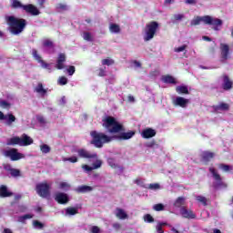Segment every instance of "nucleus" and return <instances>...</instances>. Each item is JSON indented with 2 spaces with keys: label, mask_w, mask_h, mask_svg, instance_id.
Returning a JSON list of instances; mask_svg holds the SVG:
<instances>
[{
  "label": "nucleus",
  "mask_w": 233,
  "mask_h": 233,
  "mask_svg": "<svg viewBox=\"0 0 233 233\" xmlns=\"http://www.w3.org/2000/svg\"><path fill=\"white\" fill-rule=\"evenodd\" d=\"M104 128H106L109 134H118L115 137H110L105 133L97 132L93 130L90 132V136L92 137L91 145H94L96 148H103L104 145L106 143H110L116 139H119L120 141H127L128 139H132L134 136H136V131L129 130L126 132L125 126L123 124L117 122L114 116H106L103 119Z\"/></svg>",
  "instance_id": "f257e3e1"
},
{
  "label": "nucleus",
  "mask_w": 233,
  "mask_h": 233,
  "mask_svg": "<svg viewBox=\"0 0 233 233\" xmlns=\"http://www.w3.org/2000/svg\"><path fill=\"white\" fill-rule=\"evenodd\" d=\"M7 25H9V32L13 35H19L26 28V20L10 15L7 17Z\"/></svg>",
  "instance_id": "f03ea898"
},
{
  "label": "nucleus",
  "mask_w": 233,
  "mask_h": 233,
  "mask_svg": "<svg viewBox=\"0 0 233 233\" xmlns=\"http://www.w3.org/2000/svg\"><path fill=\"white\" fill-rule=\"evenodd\" d=\"M201 23L214 26V30H218V26H221L223 25V20L214 18L210 15L197 16L191 20V26H198V25H201Z\"/></svg>",
  "instance_id": "7ed1b4c3"
},
{
  "label": "nucleus",
  "mask_w": 233,
  "mask_h": 233,
  "mask_svg": "<svg viewBox=\"0 0 233 233\" xmlns=\"http://www.w3.org/2000/svg\"><path fill=\"white\" fill-rule=\"evenodd\" d=\"M11 7L15 9L21 8L25 11V14H30V15H39V14H41V11L37 9V6L32 4L23 5L19 0H13Z\"/></svg>",
  "instance_id": "20e7f679"
},
{
  "label": "nucleus",
  "mask_w": 233,
  "mask_h": 233,
  "mask_svg": "<svg viewBox=\"0 0 233 233\" xmlns=\"http://www.w3.org/2000/svg\"><path fill=\"white\" fill-rule=\"evenodd\" d=\"M157 30H159V23L151 21L147 24L144 29V41H152V38L156 37Z\"/></svg>",
  "instance_id": "39448f33"
},
{
  "label": "nucleus",
  "mask_w": 233,
  "mask_h": 233,
  "mask_svg": "<svg viewBox=\"0 0 233 233\" xmlns=\"http://www.w3.org/2000/svg\"><path fill=\"white\" fill-rule=\"evenodd\" d=\"M209 172L212 174L213 179H215V182H213L212 187L215 188V190H218V188H227V183L223 182V178L221 177V175L218 173V170L214 167H209Z\"/></svg>",
  "instance_id": "423d86ee"
},
{
  "label": "nucleus",
  "mask_w": 233,
  "mask_h": 233,
  "mask_svg": "<svg viewBox=\"0 0 233 233\" xmlns=\"http://www.w3.org/2000/svg\"><path fill=\"white\" fill-rule=\"evenodd\" d=\"M35 191L40 198H50V186L46 182L38 183L35 187Z\"/></svg>",
  "instance_id": "0eeeda50"
},
{
  "label": "nucleus",
  "mask_w": 233,
  "mask_h": 233,
  "mask_svg": "<svg viewBox=\"0 0 233 233\" xmlns=\"http://www.w3.org/2000/svg\"><path fill=\"white\" fill-rule=\"evenodd\" d=\"M75 152H76L78 157H81L82 159H97L96 153H90V151L85 148L76 149Z\"/></svg>",
  "instance_id": "6e6552de"
},
{
  "label": "nucleus",
  "mask_w": 233,
  "mask_h": 233,
  "mask_svg": "<svg viewBox=\"0 0 233 233\" xmlns=\"http://www.w3.org/2000/svg\"><path fill=\"white\" fill-rule=\"evenodd\" d=\"M32 56L37 63H40L42 68H46V70H49V72H52V67L50 66V64L45 62L43 60V57L37 53L36 49L32 50Z\"/></svg>",
  "instance_id": "1a4fd4ad"
},
{
  "label": "nucleus",
  "mask_w": 233,
  "mask_h": 233,
  "mask_svg": "<svg viewBox=\"0 0 233 233\" xmlns=\"http://www.w3.org/2000/svg\"><path fill=\"white\" fill-rule=\"evenodd\" d=\"M5 157H10L11 161H19L23 159V154L17 152L16 148H11L5 152Z\"/></svg>",
  "instance_id": "9d476101"
},
{
  "label": "nucleus",
  "mask_w": 233,
  "mask_h": 233,
  "mask_svg": "<svg viewBox=\"0 0 233 233\" xmlns=\"http://www.w3.org/2000/svg\"><path fill=\"white\" fill-rule=\"evenodd\" d=\"M220 56L222 61H227L230 57V46L227 44H220Z\"/></svg>",
  "instance_id": "9b49d317"
},
{
  "label": "nucleus",
  "mask_w": 233,
  "mask_h": 233,
  "mask_svg": "<svg viewBox=\"0 0 233 233\" xmlns=\"http://www.w3.org/2000/svg\"><path fill=\"white\" fill-rule=\"evenodd\" d=\"M65 63H66V55L60 53L56 58V69L63 70L65 68Z\"/></svg>",
  "instance_id": "f8f14e48"
},
{
  "label": "nucleus",
  "mask_w": 233,
  "mask_h": 233,
  "mask_svg": "<svg viewBox=\"0 0 233 233\" xmlns=\"http://www.w3.org/2000/svg\"><path fill=\"white\" fill-rule=\"evenodd\" d=\"M214 157H216V153L211 151H203L201 154V161L205 163V165H208Z\"/></svg>",
  "instance_id": "ddd939ff"
},
{
  "label": "nucleus",
  "mask_w": 233,
  "mask_h": 233,
  "mask_svg": "<svg viewBox=\"0 0 233 233\" xmlns=\"http://www.w3.org/2000/svg\"><path fill=\"white\" fill-rule=\"evenodd\" d=\"M222 88L223 90L228 91L232 90L233 82L228 75H222Z\"/></svg>",
  "instance_id": "4468645a"
},
{
  "label": "nucleus",
  "mask_w": 233,
  "mask_h": 233,
  "mask_svg": "<svg viewBox=\"0 0 233 233\" xmlns=\"http://www.w3.org/2000/svg\"><path fill=\"white\" fill-rule=\"evenodd\" d=\"M180 214L182 218H185L186 219H196V214H194V211H192V209H187L185 207L180 208Z\"/></svg>",
  "instance_id": "2eb2a0df"
},
{
  "label": "nucleus",
  "mask_w": 233,
  "mask_h": 233,
  "mask_svg": "<svg viewBox=\"0 0 233 233\" xmlns=\"http://www.w3.org/2000/svg\"><path fill=\"white\" fill-rule=\"evenodd\" d=\"M190 101L183 96H177L173 101V105L175 106H180L181 108H187V105H188Z\"/></svg>",
  "instance_id": "dca6fc26"
},
{
  "label": "nucleus",
  "mask_w": 233,
  "mask_h": 233,
  "mask_svg": "<svg viewBox=\"0 0 233 233\" xmlns=\"http://www.w3.org/2000/svg\"><path fill=\"white\" fill-rule=\"evenodd\" d=\"M55 200L57 201L59 205H66L69 201L68 195H66V193H56Z\"/></svg>",
  "instance_id": "f3484780"
},
{
  "label": "nucleus",
  "mask_w": 233,
  "mask_h": 233,
  "mask_svg": "<svg viewBox=\"0 0 233 233\" xmlns=\"http://www.w3.org/2000/svg\"><path fill=\"white\" fill-rule=\"evenodd\" d=\"M156 134V129L147 127L142 131L141 136L144 139H150L151 137H155Z\"/></svg>",
  "instance_id": "a211bd4d"
},
{
  "label": "nucleus",
  "mask_w": 233,
  "mask_h": 233,
  "mask_svg": "<svg viewBox=\"0 0 233 233\" xmlns=\"http://www.w3.org/2000/svg\"><path fill=\"white\" fill-rule=\"evenodd\" d=\"M214 112H227L228 110H230V105L225 103V102H221L219 105L217 106H212Z\"/></svg>",
  "instance_id": "6ab92c4d"
},
{
  "label": "nucleus",
  "mask_w": 233,
  "mask_h": 233,
  "mask_svg": "<svg viewBox=\"0 0 233 233\" xmlns=\"http://www.w3.org/2000/svg\"><path fill=\"white\" fill-rule=\"evenodd\" d=\"M92 190H94V187L86 185L79 186L75 188L76 194H86L87 192H92Z\"/></svg>",
  "instance_id": "aec40b11"
},
{
  "label": "nucleus",
  "mask_w": 233,
  "mask_h": 233,
  "mask_svg": "<svg viewBox=\"0 0 233 233\" xmlns=\"http://www.w3.org/2000/svg\"><path fill=\"white\" fill-rule=\"evenodd\" d=\"M34 143V139L28 137L26 134H23L21 137L22 147H28Z\"/></svg>",
  "instance_id": "412c9836"
},
{
  "label": "nucleus",
  "mask_w": 233,
  "mask_h": 233,
  "mask_svg": "<svg viewBox=\"0 0 233 233\" xmlns=\"http://www.w3.org/2000/svg\"><path fill=\"white\" fill-rule=\"evenodd\" d=\"M116 217L117 219H128V214L119 208H116Z\"/></svg>",
  "instance_id": "4be33fe9"
},
{
  "label": "nucleus",
  "mask_w": 233,
  "mask_h": 233,
  "mask_svg": "<svg viewBox=\"0 0 233 233\" xmlns=\"http://www.w3.org/2000/svg\"><path fill=\"white\" fill-rule=\"evenodd\" d=\"M15 116H14V114L8 113L5 115V118L4 119V121H5V125H7V127H11V125L13 123H15Z\"/></svg>",
  "instance_id": "5701e85b"
},
{
  "label": "nucleus",
  "mask_w": 233,
  "mask_h": 233,
  "mask_svg": "<svg viewBox=\"0 0 233 233\" xmlns=\"http://www.w3.org/2000/svg\"><path fill=\"white\" fill-rule=\"evenodd\" d=\"M13 196L12 192H9L8 187L6 186L0 187V198H10Z\"/></svg>",
  "instance_id": "b1692460"
},
{
  "label": "nucleus",
  "mask_w": 233,
  "mask_h": 233,
  "mask_svg": "<svg viewBox=\"0 0 233 233\" xmlns=\"http://www.w3.org/2000/svg\"><path fill=\"white\" fill-rule=\"evenodd\" d=\"M185 201H187V198L185 197H178L175 202H174V207L176 208H183V205H185Z\"/></svg>",
  "instance_id": "393cba45"
},
{
  "label": "nucleus",
  "mask_w": 233,
  "mask_h": 233,
  "mask_svg": "<svg viewBox=\"0 0 233 233\" xmlns=\"http://www.w3.org/2000/svg\"><path fill=\"white\" fill-rule=\"evenodd\" d=\"M163 83H167L168 85H176V78L170 75H166L162 76Z\"/></svg>",
  "instance_id": "a878e982"
},
{
  "label": "nucleus",
  "mask_w": 233,
  "mask_h": 233,
  "mask_svg": "<svg viewBox=\"0 0 233 233\" xmlns=\"http://www.w3.org/2000/svg\"><path fill=\"white\" fill-rule=\"evenodd\" d=\"M76 214H79V208L74 207H68L66 209V216H76Z\"/></svg>",
  "instance_id": "bb28decb"
},
{
  "label": "nucleus",
  "mask_w": 233,
  "mask_h": 233,
  "mask_svg": "<svg viewBox=\"0 0 233 233\" xmlns=\"http://www.w3.org/2000/svg\"><path fill=\"white\" fill-rule=\"evenodd\" d=\"M7 145H8V146L20 145V147H22V144H21V137H11V138L7 141Z\"/></svg>",
  "instance_id": "cd10ccee"
},
{
  "label": "nucleus",
  "mask_w": 233,
  "mask_h": 233,
  "mask_svg": "<svg viewBox=\"0 0 233 233\" xmlns=\"http://www.w3.org/2000/svg\"><path fill=\"white\" fill-rule=\"evenodd\" d=\"M109 30L112 34H119V32H121V27L117 24H111L109 25Z\"/></svg>",
  "instance_id": "c85d7f7f"
},
{
  "label": "nucleus",
  "mask_w": 233,
  "mask_h": 233,
  "mask_svg": "<svg viewBox=\"0 0 233 233\" xmlns=\"http://www.w3.org/2000/svg\"><path fill=\"white\" fill-rule=\"evenodd\" d=\"M35 91L37 94H41V96H45L46 94V89L43 88V83H38L37 86L35 88Z\"/></svg>",
  "instance_id": "c756f323"
},
{
  "label": "nucleus",
  "mask_w": 233,
  "mask_h": 233,
  "mask_svg": "<svg viewBox=\"0 0 233 233\" xmlns=\"http://www.w3.org/2000/svg\"><path fill=\"white\" fill-rule=\"evenodd\" d=\"M176 92L177 94H189L188 87L187 86H178L176 87Z\"/></svg>",
  "instance_id": "7c9ffc66"
},
{
  "label": "nucleus",
  "mask_w": 233,
  "mask_h": 233,
  "mask_svg": "<svg viewBox=\"0 0 233 233\" xmlns=\"http://www.w3.org/2000/svg\"><path fill=\"white\" fill-rule=\"evenodd\" d=\"M43 46L45 48H52L54 50L56 46L54 45V42L52 40L46 39V40L43 41Z\"/></svg>",
  "instance_id": "2f4dec72"
},
{
  "label": "nucleus",
  "mask_w": 233,
  "mask_h": 233,
  "mask_svg": "<svg viewBox=\"0 0 233 233\" xmlns=\"http://www.w3.org/2000/svg\"><path fill=\"white\" fill-rule=\"evenodd\" d=\"M218 168H220L224 172H230V170H232V167H230V166L227 164H218Z\"/></svg>",
  "instance_id": "473e14b6"
},
{
  "label": "nucleus",
  "mask_w": 233,
  "mask_h": 233,
  "mask_svg": "<svg viewBox=\"0 0 233 233\" xmlns=\"http://www.w3.org/2000/svg\"><path fill=\"white\" fill-rule=\"evenodd\" d=\"M153 209L156 212H161V211L165 210V205H163L161 203L156 204L153 206Z\"/></svg>",
  "instance_id": "72a5a7b5"
},
{
  "label": "nucleus",
  "mask_w": 233,
  "mask_h": 233,
  "mask_svg": "<svg viewBox=\"0 0 233 233\" xmlns=\"http://www.w3.org/2000/svg\"><path fill=\"white\" fill-rule=\"evenodd\" d=\"M114 63H116L115 61H114V59H109V58H106V59H103L102 60V65H103V66H112V65H114Z\"/></svg>",
  "instance_id": "f704fd0d"
},
{
  "label": "nucleus",
  "mask_w": 233,
  "mask_h": 233,
  "mask_svg": "<svg viewBox=\"0 0 233 233\" xmlns=\"http://www.w3.org/2000/svg\"><path fill=\"white\" fill-rule=\"evenodd\" d=\"M40 150L43 154H48L50 152V147L46 144L40 146Z\"/></svg>",
  "instance_id": "c9c22d12"
},
{
  "label": "nucleus",
  "mask_w": 233,
  "mask_h": 233,
  "mask_svg": "<svg viewBox=\"0 0 233 233\" xmlns=\"http://www.w3.org/2000/svg\"><path fill=\"white\" fill-rule=\"evenodd\" d=\"M68 84V78H66V76H60L58 79V85H60V86H63L65 85Z\"/></svg>",
  "instance_id": "e433bc0d"
},
{
  "label": "nucleus",
  "mask_w": 233,
  "mask_h": 233,
  "mask_svg": "<svg viewBox=\"0 0 233 233\" xmlns=\"http://www.w3.org/2000/svg\"><path fill=\"white\" fill-rule=\"evenodd\" d=\"M64 161H69V163H77V161H79V157L76 156H72V157L64 158Z\"/></svg>",
  "instance_id": "4c0bfd02"
},
{
  "label": "nucleus",
  "mask_w": 233,
  "mask_h": 233,
  "mask_svg": "<svg viewBox=\"0 0 233 233\" xmlns=\"http://www.w3.org/2000/svg\"><path fill=\"white\" fill-rule=\"evenodd\" d=\"M197 201H198V203H202V205H204V207H207V198L203 197V196H197L196 198Z\"/></svg>",
  "instance_id": "58836bf2"
},
{
  "label": "nucleus",
  "mask_w": 233,
  "mask_h": 233,
  "mask_svg": "<svg viewBox=\"0 0 233 233\" xmlns=\"http://www.w3.org/2000/svg\"><path fill=\"white\" fill-rule=\"evenodd\" d=\"M12 177H19L21 176V171L19 169L13 168L10 171Z\"/></svg>",
  "instance_id": "ea45409f"
},
{
  "label": "nucleus",
  "mask_w": 233,
  "mask_h": 233,
  "mask_svg": "<svg viewBox=\"0 0 233 233\" xmlns=\"http://www.w3.org/2000/svg\"><path fill=\"white\" fill-rule=\"evenodd\" d=\"M0 106L2 108H6L7 110H10V106H12V105L8 103L6 100H2L0 101Z\"/></svg>",
  "instance_id": "a19ab883"
},
{
  "label": "nucleus",
  "mask_w": 233,
  "mask_h": 233,
  "mask_svg": "<svg viewBox=\"0 0 233 233\" xmlns=\"http://www.w3.org/2000/svg\"><path fill=\"white\" fill-rule=\"evenodd\" d=\"M32 218H34V215H30V214H25L24 216H21L18 218V221H20L21 223H23V221L26 220V219H32Z\"/></svg>",
  "instance_id": "79ce46f5"
},
{
  "label": "nucleus",
  "mask_w": 233,
  "mask_h": 233,
  "mask_svg": "<svg viewBox=\"0 0 233 233\" xmlns=\"http://www.w3.org/2000/svg\"><path fill=\"white\" fill-rule=\"evenodd\" d=\"M144 221L146 223H154V217H152L150 214H146L144 216Z\"/></svg>",
  "instance_id": "37998d69"
},
{
  "label": "nucleus",
  "mask_w": 233,
  "mask_h": 233,
  "mask_svg": "<svg viewBox=\"0 0 233 233\" xmlns=\"http://www.w3.org/2000/svg\"><path fill=\"white\" fill-rule=\"evenodd\" d=\"M107 163L111 168H117V164H116V159L114 158H108Z\"/></svg>",
  "instance_id": "c03bdc74"
},
{
  "label": "nucleus",
  "mask_w": 233,
  "mask_h": 233,
  "mask_svg": "<svg viewBox=\"0 0 233 233\" xmlns=\"http://www.w3.org/2000/svg\"><path fill=\"white\" fill-rule=\"evenodd\" d=\"M33 225L35 228H44L45 224L41 223L39 220H34Z\"/></svg>",
  "instance_id": "a18cd8bd"
},
{
  "label": "nucleus",
  "mask_w": 233,
  "mask_h": 233,
  "mask_svg": "<svg viewBox=\"0 0 233 233\" xmlns=\"http://www.w3.org/2000/svg\"><path fill=\"white\" fill-rule=\"evenodd\" d=\"M105 76H106V67H100L98 69V76L99 77H105Z\"/></svg>",
  "instance_id": "49530a36"
},
{
  "label": "nucleus",
  "mask_w": 233,
  "mask_h": 233,
  "mask_svg": "<svg viewBox=\"0 0 233 233\" xmlns=\"http://www.w3.org/2000/svg\"><path fill=\"white\" fill-rule=\"evenodd\" d=\"M102 165H103V161L96 160L95 163H93V170H96L97 168H101Z\"/></svg>",
  "instance_id": "de8ad7c7"
},
{
  "label": "nucleus",
  "mask_w": 233,
  "mask_h": 233,
  "mask_svg": "<svg viewBox=\"0 0 233 233\" xmlns=\"http://www.w3.org/2000/svg\"><path fill=\"white\" fill-rule=\"evenodd\" d=\"M68 76H74L76 74V66H69L68 68L66 69Z\"/></svg>",
  "instance_id": "09e8293b"
},
{
  "label": "nucleus",
  "mask_w": 233,
  "mask_h": 233,
  "mask_svg": "<svg viewBox=\"0 0 233 233\" xmlns=\"http://www.w3.org/2000/svg\"><path fill=\"white\" fill-rule=\"evenodd\" d=\"M70 184H68L67 182H61L60 183V188L62 190H68L70 188Z\"/></svg>",
  "instance_id": "8fccbe9b"
},
{
  "label": "nucleus",
  "mask_w": 233,
  "mask_h": 233,
  "mask_svg": "<svg viewBox=\"0 0 233 233\" xmlns=\"http://www.w3.org/2000/svg\"><path fill=\"white\" fill-rule=\"evenodd\" d=\"M83 37L85 41H93L92 35L89 32H85Z\"/></svg>",
  "instance_id": "3c124183"
},
{
  "label": "nucleus",
  "mask_w": 233,
  "mask_h": 233,
  "mask_svg": "<svg viewBox=\"0 0 233 233\" xmlns=\"http://www.w3.org/2000/svg\"><path fill=\"white\" fill-rule=\"evenodd\" d=\"M57 10H68V6L65 4H57L56 5Z\"/></svg>",
  "instance_id": "603ef678"
},
{
  "label": "nucleus",
  "mask_w": 233,
  "mask_h": 233,
  "mask_svg": "<svg viewBox=\"0 0 233 233\" xmlns=\"http://www.w3.org/2000/svg\"><path fill=\"white\" fill-rule=\"evenodd\" d=\"M83 170H85L86 172H92V170H94L93 167H90L88 165H83L82 166Z\"/></svg>",
  "instance_id": "864d4df0"
},
{
  "label": "nucleus",
  "mask_w": 233,
  "mask_h": 233,
  "mask_svg": "<svg viewBox=\"0 0 233 233\" xmlns=\"http://www.w3.org/2000/svg\"><path fill=\"white\" fill-rule=\"evenodd\" d=\"M99 232H101V229H99V227H97V226H93V227L91 228V233H99Z\"/></svg>",
  "instance_id": "5fc2aeb1"
},
{
  "label": "nucleus",
  "mask_w": 233,
  "mask_h": 233,
  "mask_svg": "<svg viewBox=\"0 0 233 233\" xmlns=\"http://www.w3.org/2000/svg\"><path fill=\"white\" fill-rule=\"evenodd\" d=\"M184 50H187V45H184L182 46H179V47L176 48L175 52L179 53V52H184Z\"/></svg>",
  "instance_id": "6e6d98bb"
},
{
  "label": "nucleus",
  "mask_w": 233,
  "mask_h": 233,
  "mask_svg": "<svg viewBox=\"0 0 233 233\" xmlns=\"http://www.w3.org/2000/svg\"><path fill=\"white\" fill-rule=\"evenodd\" d=\"M183 17H185V15H183L181 14L174 15L175 21H181V19H183Z\"/></svg>",
  "instance_id": "4d7b16f0"
},
{
  "label": "nucleus",
  "mask_w": 233,
  "mask_h": 233,
  "mask_svg": "<svg viewBox=\"0 0 233 233\" xmlns=\"http://www.w3.org/2000/svg\"><path fill=\"white\" fill-rule=\"evenodd\" d=\"M157 233H164L165 231L163 230V224H158L157 226Z\"/></svg>",
  "instance_id": "13d9d810"
},
{
  "label": "nucleus",
  "mask_w": 233,
  "mask_h": 233,
  "mask_svg": "<svg viewBox=\"0 0 233 233\" xmlns=\"http://www.w3.org/2000/svg\"><path fill=\"white\" fill-rule=\"evenodd\" d=\"M149 188L151 190H157V188H159V184H150Z\"/></svg>",
  "instance_id": "bf43d9fd"
},
{
  "label": "nucleus",
  "mask_w": 233,
  "mask_h": 233,
  "mask_svg": "<svg viewBox=\"0 0 233 233\" xmlns=\"http://www.w3.org/2000/svg\"><path fill=\"white\" fill-rule=\"evenodd\" d=\"M37 121L38 123H41V125H45V123H46V120H45L44 116H38Z\"/></svg>",
  "instance_id": "052dcab7"
},
{
  "label": "nucleus",
  "mask_w": 233,
  "mask_h": 233,
  "mask_svg": "<svg viewBox=\"0 0 233 233\" xmlns=\"http://www.w3.org/2000/svg\"><path fill=\"white\" fill-rule=\"evenodd\" d=\"M4 168L6 170V172H11L14 167L10 164H6L4 166Z\"/></svg>",
  "instance_id": "680f3d73"
},
{
  "label": "nucleus",
  "mask_w": 233,
  "mask_h": 233,
  "mask_svg": "<svg viewBox=\"0 0 233 233\" xmlns=\"http://www.w3.org/2000/svg\"><path fill=\"white\" fill-rule=\"evenodd\" d=\"M46 0H38L39 8H45Z\"/></svg>",
  "instance_id": "e2e57ef3"
},
{
  "label": "nucleus",
  "mask_w": 233,
  "mask_h": 233,
  "mask_svg": "<svg viewBox=\"0 0 233 233\" xmlns=\"http://www.w3.org/2000/svg\"><path fill=\"white\" fill-rule=\"evenodd\" d=\"M113 228H115V230H119V228H121V224L116 222L113 224Z\"/></svg>",
  "instance_id": "0e129e2a"
},
{
  "label": "nucleus",
  "mask_w": 233,
  "mask_h": 233,
  "mask_svg": "<svg viewBox=\"0 0 233 233\" xmlns=\"http://www.w3.org/2000/svg\"><path fill=\"white\" fill-rule=\"evenodd\" d=\"M186 5H196V0H185Z\"/></svg>",
  "instance_id": "69168bd1"
},
{
  "label": "nucleus",
  "mask_w": 233,
  "mask_h": 233,
  "mask_svg": "<svg viewBox=\"0 0 233 233\" xmlns=\"http://www.w3.org/2000/svg\"><path fill=\"white\" fill-rule=\"evenodd\" d=\"M134 65L137 66V68H141V63L137 60L133 61Z\"/></svg>",
  "instance_id": "338daca9"
},
{
  "label": "nucleus",
  "mask_w": 233,
  "mask_h": 233,
  "mask_svg": "<svg viewBox=\"0 0 233 233\" xmlns=\"http://www.w3.org/2000/svg\"><path fill=\"white\" fill-rule=\"evenodd\" d=\"M3 233H14V232L12 231V229L6 228H4Z\"/></svg>",
  "instance_id": "774afa93"
}]
</instances>
